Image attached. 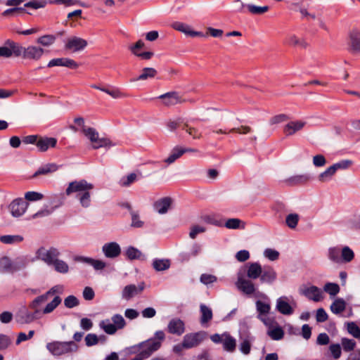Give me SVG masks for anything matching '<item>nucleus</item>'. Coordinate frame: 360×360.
Instances as JSON below:
<instances>
[{"mask_svg":"<svg viewBox=\"0 0 360 360\" xmlns=\"http://www.w3.org/2000/svg\"><path fill=\"white\" fill-rule=\"evenodd\" d=\"M250 13L252 14L259 15L269 11V6H259L253 4H248L246 6Z\"/></svg>","mask_w":360,"mask_h":360,"instance_id":"8fccbe9b","label":"nucleus"},{"mask_svg":"<svg viewBox=\"0 0 360 360\" xmlns=\"http://www.w3.org/2000/svg\"><path fill=\"white\" fill-rule=\"evenodd\" d=\"M102 252L107 258L114 259L121 254V248L116 242L106 243L102 247Z\"/></svg>","mask_w":360,"mask_h":360,"instance_id":"412c9836","label":"nucleus"},{"mask_svg":"<svg viewBox=\"0 0 360 360\" xmlns=\"http://www.w3.org/2000/svg\"><path fill=\"white\" fill-rule=\"evenodd\" d=\"M206 338V333L203 331L190 333L183 338L184 346L186 349L198 346Z\"/></svg>","mask_w":360,"mask_h":360,"instance_id":"ddd939ff","label":"nucleus"},{"mask_svg":"<svg viewBox=\"0 0 360 360\" xmlns=\"http://www.w3.org/2000/svg\"><path fill=\"white\" fill-rule=\"evenodd\" d=\"M171 27L179 32H181L186 36L195 37H202L203 34L200 32L194 31L191 27L186 23L176 21L171 24Z\"/></svg>","mask_w":360,"mask_h":360,"instance_id":"4be33fe9","label":"nucleus"},{"mask_svg":"<svg viewBox=\"0 0 360 360\" xmlns=\"http://www.w3.org/2000/svg\"><path fill=\"white\" fill-rule=\"evenodd\" d=\"M182 129L193 139H200L202 136V134L198 129L190 126L187 123L184 124Z\"/></svg>","mask_w":360,"mask_h":360,"instance_id":"49530a36","label":"nucleus"},{"mask_svg":"<svg viewBox=\"0 0 360 360\" xmlns=\"http://www.w3.org/2000/svg\"><path fill=\"white\" fill-rule=\"evenodd\" d=\"M57 140L52 137H39L37 146L40 151H46L56 146Z\"/></svg>","mask_w":360,"mask_h":360,"instance_id":"c85d7f7f","label":"nucleus"},{"mask_svg":"<svg viewBox=\"0 0 360 360\" xmlns=\"http://www.w3.org/2000/svg\"><path fill=\"white\" fill-rule=\"evenodd\" d=\"M56 271L65 274L69 271V265L63 260L59 259L58 257L52 264Z\"/></svg>","mask_w":360,"mask_h":360,"instance_id":"a19ab883","label":"nucleus"},{"mask_svg":"<svg viewBox=\"0 0 360 360\" xmlns=\"http://www.w3.org/2000/svg\"><path fill=\"white\" fill-rule=\"evenodd\" d=\"M341 342L343 349L345 351H352L355 347V342L353 340L342 338Z\"/></svg>","mask_w":360,"mask_h":360,"instance_id":"e2e57ef3","label":"nucleus"},{"mask_svg":"<svg viewBox=\"0 0 360 360\" xmlns=\"http://www.w3.org/2000/svg\"><path fill=\"white\" fill-rule=\"evenodd\" d=\"M94 184L85 179L75 180L68 184L65 189L67 195H75L82 207L87 208L91 205V191Z\"/></svg>","mask_w":360,"mask_h":360,"instance_id":"f03ea898","label":"nucleus"},{"mask_svg":"<svg viewBox=\"0 0 360 360\" xmlns=\"http://www.w3.org/2000/svg\"><path fill=\"white\" fill-rule=\"evenodd\" d=\"M299 292L314 302H319L323 299L322 290L315 285H303L300 287Z\"/></svg>","mask_w":360,"mask_h":360,"instance_id":"9b49d317","label":"nucleus"},{"mask_svg":"<svg viewBox=\"0 0 360 360\" xmlns=\"http://www.w3.org/2000/svg\"><path fill=\"white\" fill-rule=\"evenodd\" d=\"M56 38L54 35L46 34L39 37L37 42L44 46H50L54 44Z\"/></svg>","mask_w":360,"mask_h":360,"instance_id":"a18cd8bd","label":"nucleus"},{"mask_svg":"<svg viewBox=\"0 0 360 360\" xmlns=\"http://www.w3.org/2000/svg\"><path fill=\"white\" fill-rule=\"evenodd\" d=\"M345 308L346 302L342 298L335 299L330 305V310L335 314H338L342 312L345 311Z\"/></svg>","mask_w":360,"mask_h":360,"instance_id":"e433bc0d","label":"nucleus"},{"mask_svg":"<svg viewBox=\"0 0 360 360\" xmlns=\"http://www.w3.org/2000/svg\"><path fill=\"white\" fill-rule=\"evenodd\" d=\"M323 290L334 297L340 292V287L337 283H327L323 287Z\"/></svg>","mask_w":360,"mask_h":360,"instance_id":"de8ad7c7","label":"nucleus"},{"mask_svg":"<svg viewBox=\"0 0 360 360\" xmlns=\"http://www.w3.org/2000/svg\"><path fill=\"white\" fill-rule=\"evenodd\" d=\"M264 255L269 260L275 261L278 259L279 252L276 250L267 248L264 250Z\"/></svg>","mask_w":360,"mask_h":360,"instance_id":"052dcab7","label":"nucleus"},{"mask_svg":"<svg viewBox=\"0 0 360 360\" xmlns=\"http://www.w3.org/2000/svg\"><path fill=\"white\" fill-rule=\"evenodd\" d=\"M60 255V251L55 248H41L36 252L37 258L48 265H52Z\"/></svg>","mask_w":360,"mask_h":360,"instance_id":"1a4fd4ad","label":"nucleus"},{"mask_svg":"<svg viewBox=\"0 0 360 360\" xmlns=\"http://www.w3.org/2000/svg\"><path fill=\"white\" fill-rule=\"evenodd\" d=\"M126 255L129 259H141L142 253L134 247H129L126 250Z\"/></svg>","mask_w":360,"mask_h":360,"instance_id":"603ef678","label":"nucleus"},{"mask_svg":"<svg viewBox=\"0 0 360 360\" xmlns=\"http://www.w3.org/2000/svg\"><path fill=\"white\" fill-rule=\"evenodd\" d=\"M144 289V284L141 283L139 285L134 284L126 285L122 290V297L129 300L134 296L140 294Z\"/></svg>","mask_w":360,"mask_h":360,"instance_id":"a878e982","label":"nucleus"},{"mask_svg":"<svg viewBox=\"0 0 360 360\" xmlns=\"http://www.w3.org/2000/svg\"><path fill=\"white\" fill-rule=\"evenodd\" d=\"M286 44L295 47L306 48L307 46V41L301 37L295 34H289L286 38Z\"/></svg>","mask_w":360,"mask_h":360,"instance_id":"2f4dec72","label":"nucleus"},{"mask_svg":"<svg viewBox=\"0 0 360 360\" xmlns=\"http://www.w3.org/2000/svg\"><path fill=\"white\" fill-rule=\"evenodd\" d=\"M205 228L201 226L195 225L191 228L189 236L192 239H195L198 234L204 233Z\"/></svg>","mask_w":360,"mask_h":360,"instance_id":"680f3d73","label":"nucleus"},{"mask_svg":"<svg viewBox=\"0 0 360 360\" xmlns=\"http://www.w3.org/2000/svg\"><path fill=\"white\" fill-rule=\"evenodd\" d=\"M103 92L108 94L110 97H112L114 99L122 98L126 96L124 93H123L120 90V89L112 86H108L105 87V89H103Z\"/></svg>","mask_w":360,"mask_h":360,"instance_id":"c9c22d12","label":"nucleus"},{"mask_svg":"<svg viewBox=\"0 0 360 360\" xmlns=\"http://www.w3.org/2000/svg\"><path fill=\"white\" fill-rule=\"evenodd\" d=\"M224 226L229 229H244L245 223L238 218H231L226 220Z\"/></svg>","mask_w":360,"mask_h":360,"instance_id":"4c0bfd02","label":"nucleus"},{"mask_svg":"<svg viewBox=\"0 0 360 360\" xmlns=\"http://www.w3.org/2000/svg\"><path fill=\"white\" fill-rule=\"evenodd\" d=\"M217 280V277L211 274H204L200 276V281L205 285L213 283L216 282Z\"/></svg>","mask_w":360,"mask_h":360,"instance_id":"338daca9","label":"nucleus"},{"mask_svg":"<svg viewBox=\"0 0 360 360\" xmlns=\"http://www.w3.org/2000/svg\"><path fill=\"white\" fill-rule=\"evenodd\" d=\"M157 74V70L153 68H145L142 70L141 75L135 79L146 80L149 78H153Z\"/></svg>","mask_w":360,"mask_h":360,"instance_id":"c03bdc74","label":"nucleus"},{"mask_svg":"<svg viewBox=\"0 0 360 360\" xmlns=\"http://www.w3.org/2000/svg\"><path fill=\"white\" fill-rule=\"evenodd\" d=\"M167 330L170 334L180 336L186 330L185 323L179 318H173L169 321Z\"/></svg>","mask_w":360,"mask_h":360,"instance_id":"6ab92c4d","label":"nucleus"},{"mask_svg":"<svg viewBox=\"0 0 360 360\" xmlns=\"http://www.w3.org/2000/svg\"><path fill=\"white\" fill-rule=\"evenodd\" d=\"M87 46V41L78 37H71L66 40L65 48L72 52L83 50Z\"/></svg>","mask_w":360,"mask_h":360,"instance_id":"dca6fc26","label":"nucleus"},{"mask_svg":"<svg viewBox=\"0 0 360 360\" xmlns=\"http://www.w3.org/2000/svg\"><path fill=\"white\" fill-rule=\"evenodd\" d=\"M341 253V250L339 248L334 247L330 248L328 250V257L330 260L335 262H341V257H340V255Z\"/></svg>","mask_w":360,"mask_h":360,"instance_id":"3c124183","label":"nucleus"},{"mask_svg":"<svg viewBox=\"0 0 360 360\" xmlns=\"http://www.w3.org/2000/svg\"><path fill=\"white\" fill-rule=\"evenodd\" d=\"M236 286L240 291L247 295H252L256 291L254 283L250 280L245 278L240 274L238 275Z\"/></svg>","mask_w":360,"mask_h":360,"instance_id":"2eb2a0df","label":"nucleus"},{"mask_svg":"<svg viewBox=\"0 0 360 360\" xmlns=\"http://www.w3.org/2000/svg\"><path fill=\"white\" fill-rule=\"evenodd\" d=\"M171 262L168 259H155L153 261L152 266L157 271H162L168 269L170 267Z\"/></svg>","mask_w":360,"mask_h":360,"instance_id":"72a5a7b5","label":"nucleus"},{"mask_svg":"<svg viewBox=\"0 0 360 360\" xmlns=\"http://www.w3.org/2000/svg\"><path fill=\"white\" fill-rule=\"evenodd\" d=\"M263 323L267 327V334L272 340H279L283 338V330L274 317L269 320H263Z\"/></svg>","mask_w":360,"mask_h":360,"instance_id":"f8f14e48","label":"nucleus"},{"mask_svg":"<svg viewBox=\"0 0 360 360\" xmlns=\"http://www.w3.org/2000/svg\"><path fill=\"white\" fill-rule=\"evenodd\" d=\"M137 179V175L135 173H131L126 176H124L120 180V185L122 186H129Z\"/></svg>","mask_w":360,"mask_h":360,"instance_id":"864d4df0","label":"nucleus"},{"mask_svg":"<svg viewBox=\"0 0 360 360\" xmlns=\"http://www.w3.org/2000/svg\"><path fill=\"white\" fill-rule=\"evenodd\" d=\"M299 216L297 214H290L286 217L285 222L290 229H295L298 223Z\"/></svg>","mask_w":360,"mask_h":360,"instance_id":"5fc2aeb1","label":"nucleus"},{"mask_svg":"<svg viewBox=\"0 0 360 360\" xmlns=\"http://www.w3.org/2000/svg\"><path fill=\"white\" fill-rule=\"evenodd\" d=\"M276 309L282 314L290 315L293 313V309L288 303L287 297H281L276 300Z\"/></svg>","mask_w":360,"mask_h":360,"instance_id":"cd10ccee","label":"nucleus"},{"mask_svg":"<svg viewBox=\"0 0 360 360\" xmlns=\"http://www.w3.org/2000/svg\"><path fill=\"white\" fill-rule=\"evenodd\" d=\"M44 50L39 46H29L27 48L22 47V55L27 59L38 60L44 54Z\"/></svg>","mask_w":360,"mask_h":360,"instance_id":"b1692460","label":"nucleus"},{"mask_svg":"<svg viewBox=\"0 0 360 360\" xmlns=\"http://www.w3.org/2000/svg\"><path fill=\"white\" fill-rule=\"evenodd\" d=\"M277 278V274L275 270L270 266H265L262 270V274L260 276V281L263 283H272L276 281Z\"/></svg>","mask_w":360,"mask_h":360,"instance_id":"c756f323","label":"nucleus"},{"mask_svg":"<svg viewBox=\"0 0 360 360\" xmlns=\"http://www.w3.org/2000/svg\"><path fill=\"white\" fill-rule=\"evenodd\" d=\"M173 199L171 197H164L157 200L153 205V210L160 214H165L171 209Z\"/></svg>","mask_w":360,"mask_h":360,"instance_id":"a211bd4d","label":"nucleus"},{"mask_svg":"<svg viewBox=\"0 0 360 360\" xmlns=\"http://www.w3.org/2000/svg\"><path fill=\"white\" fill-rule=\"evenodd\" d=\"M262 266L257 262L250 263L248 264L247 270V276L249 278L257 279L262 274Z\"/></svg>","mask_w":360,"mask_h":360,"instance_id":"7c9ffc66","label":"nucleus"},{"mask_svg":"<svg viewBox=\"0 0 360 360\" xmlns=\"http://www.w3.org/2000/svg\"><path fill=\"white\" fill-rule=\"evenodd\" d=\"M335 174V169L331 165L329 167H328L324 172L319 174L317 179L320 182H327L332 179Z\"/></svg>","mask_w":360,"mask_h":360,"instance_id":"ea45409f","label":"nucleus"},{"mask_svg":"<svg viewBox=\"0 0 360 360\" xmlns=\"http://www.w3.org/2000/svg\"><path fill=\"white\" fill-rule=\"evenodd\" d=\"M185 153V150H183L182 147L176 146L172 149L171 153L165 162L169 165L173 163L176 160L179 158L182 155Z\"/></svg>","mask_w":360,"mask_h":360,"instance_id":"58836bf2","label":"nucleus"},{"mask_svg":"<svg viewBox=\"0 0 360 360\" xmlns=\"http://www.w3.org/2000/svg\"><path fill=\"white\" fill-rule=\"evenodd\" d=\"M348 332L355 338L360 337V329L354 323L347 324Z\"/></svg>","mask_w":360,"mask_h":360,"instance_id":"69168bd1","label":"nucleus"},{"mask_svg":"<svg viewBox=\"0 0 360 360\" xmlns=\"http://www.w3.org/2000/svg\"><path fill=\"white\" fill-rule=\"evenodd\" d=\"M165 333L162 330H158L155 333L154 338H150L136 345H134L132 347L134 352H139L138 356L141 357L142 360L147 359L153 352L160 348L162 342L165 340Z\"/></svg>","mask_w":360,"mask_h":360,"instance_id":"7ed1b4c3","label":"nucleus"},{"mask_svg":"<svg viewBox=\"0 0 360 360\" xmlns=\"http://www.w3.org/2000/svg\"><path fill=\"white\" fill-rule=\"evenodd\" d=\"M349 38L352 50L355 52H360V32L357 30H352Z\"/></svg>","mask_w":360,"mask_h":360,"instance_id":"473e14b6","label":"nucleus"},{"mask_svg":"<svg viewBox=\"0 0 360 360\" xmlns=\"http://www.w3.org/2000/svg\"><path fill=\"white\" fill-rule=\"evenodd\" d=\"M46 4V1L44 0H32L25 4V7L32 8L34 9H38L40 8H44Z\"/></svg>","mask_w":360,"mask_h":360,"instance_id":"bf43d9fd","label":"nucleus"},{"mask_svg":"<svg viewBox=\"0 0 360 360\" xmlns=\"http://www.w3.org/2000/svg\"><path fill=\"white\" fill-rule=\"evenodd\" d=\"M23 238L20 235H5L0 236V241L5 244H15L22 242Z\"/></svg>","mask_w":360,"mask_h":360,"instance_id":"79ce46f5","label":"nucleus"},{"mask_svg":"<svg viewBox=\"0 0 360 360\" xmlns=\"http://www.w3.org/2000/svg\"><path fill=\"white\" fill-rule=\"evenodd\" d=\"M22 53V47L13 41H8L4 46H0V57L20 56Z\"/></svg>","mask_w":360,"mask_h":360,"instance_id":"4468645a","label":"nucleus"},{"mask_svg":"<svg viewBox=\"0 0 360 360\" xmlns=\"http://www.w3.org/2000/svg\"><path fill=\"white\" fill-rule=\"evenodd\" d=\"M53 66H63L72 69L78 68V64L72 59L68 58H58L51 60L48 63V67L51 68Z\"/></svg>","mask_w":360,"mask_h":360,"instance_id":"bb28decb","label":"nucleus"},{"mask_svg":"<svg viewBox=\"0 0 360 360\" xmlns=\"http://www.w3.org/2000/svg\"><path fill=\"white\" fill-rule=\"evenodd\" d=\"M43 194L35 192V191H28L25 193V200L28 201H37L40 200L43 198Z\"/></svg>","mask_w":360,"mask_h":360,"instance_id":"6e6d98bb","label":"nucleus"},{"mask_svg":"<svg viewBox=\"0 0 360 360\" xmlns=\"http://www.w3.org/2000/svg\"><path fill=\"white\" fill-rule=\"evenodd\" d=\"M79 300L74 295H69L64 300V304L67 308H73L79 305Z\"/></svg>","mask_w":360,"mask_h":360,"instance_id":"4d7b16f0","label":"nucleus"},{"mask_svg":"<svg viewBox=\"0 0 360 360\" xmlns=\"http://www.w3.org/2000/svg\"><path fill=\"white\" fill-rule=\"evenodd\" d=\"M306 125L303 120H292L288 122L283 127V133L285 136H292L301 131Z\"/></svg>","mask_w":360,"mask_h":360,"instance_id":"5701e85b","label":"nucleus"},{"mask_svg":"<svg viewBox=\"0 0 360 360\" xmlns=\"http://www.w3.org/2000/svg\"><path fill=\"white\" fill-rule=\"evenodd\" d=\"M127 326L124 317L120 314H114L111 319H105L99 323V327L108 335H115L117 330H122Z\"/></svg>","mask_w":360,"mask_h":360,"instance_id":"20e7f679","label":"nucleus"},{"mask_svg":"<svg viewBox=\"0 0 360 360\" xmlns=\"http://www.w3.org/2000/svg\"><path fill=\"white\" fill-rule=\"evenodd\" d=\"M46 349L53 356H59L76 352L78 349V346L73 341H54L48 343L46 345Z\"/></svg>","mask_w":360,"mask_h":360,"instance_id":"39448f33","label":"nucleus"},{"mask_svg":"<svg viewBox=\"0 0 360 360\" xmlns=\"http://www.w3.org/2000/svg\"><path fill=\"white\" fill-rule=\"evenodd\" d=\"M84 134L91 141L94 149H98L103 147H110L113 144L112 142L104 137H100L98 133L93 128L89 127L83 129Z\"/></svg>","mask_w":360,"mask_h":360,"instance_id":"6e6552de","label":"nucleus"},{"mask_svg":"<svg viewBox=\"0 0 360 360\" xmlns=\"http://www.w3.org/2000/svg\"><path fill=\"white\" fill-rule=\"evenodd\" d=\"M354 252L347 246L344 247L341 250V261L349 262L354 258Z\"/></svg>","mask_w":360,"mask_h":360,"instance_id":"09e8293b","label":"nucleus"},{"mask_svg":"<svg viewBox=\"0 0 360 360\" xmlns=\"http://www.w3.org/2000/svg\"><path fill=\"white\" fill-rule=\"evenodd\" d=\"M61 298L58 296H56L43 308L42 306L44 304L42 303L34 304V298L29 304L30 309H32L34 311L30 312L25 307H23L18 313L19 321L22 323H30L38 319L42 314H51L61 303Z\"/></svg>","mask_w":360,"mask_h":360,"instance_id":"f257e3e1","label":"nucleus"},{"mask_svg":"<svg viewBox=\"0 0 360 360\" xmlns=\"http://www.w3.org/2000/svg\"><path fill=\"white\" fill-rule=\"evenodd\" d=\"M158 99L162 101L164 105L167 106L174 105L185 102L179 94L175 91L168 92L158 96Z\"/></svg>","mask_w":360,"mask_h":360,"instance_id":"aec40b11","label":"nucleus"},{"mask_svg":"<svg viewBox=\"0 0 360 360\" xmlns=\"http://www.w3.org/2000/svg\"><path fill=\"white\" fill-rule=\"evenodd\" d=\"M201 319L202 324L206 323L212 319V311L210 308L204 304L200 305Z\"/></svg>","mask_w":360,"mask_h":360,"instance_id":"37998d69","label":"nucleus"},{"mask_svg":"<svg viewBox=\"0 0 360 360\" xmlns=\"http://www.w3.org/2000/svg\"><path fill=\"white\" fill-rule=\"evenodd\" d=\"M256 309L258 312L257 318L263 323V320H269L273 317L268 316L271 310V305L269 302L257 300L255 302Z\"/></svg>","mask_w":360,"mask_h":360,"instance_id":"393cba45","label":"nucleus"},{"mask_svg":"<svg viewBox=\"0 0 360 360\" xmlns=\"http://www.w3.org/2000/svg\"><path fill=\"white\" fill-rule=\"evenodd\" d=\"M58 166L54 163H50L39 167L38 170L34 174L33 176L36 177L38 175H46L58 170Z\"/></svg>","mask_w":360,"mask_h":360,"instance_id":"f704fd0d","label":"nucleus"},{"mask_svg":"<svg viewBox=\"0 0 360 360\" xmlns=\"http://www.w3.org/2000/svg\"><path fill=\"white\" fill-rule=\"evenodd\" d=\"M27 264L26 259L24 257H17L11 259L4 257L0 258V272L1 273H14L23 269Z\"/></svg>","mask_w":360,"mask_h":360,"instance_id":"423d86ee","label":"nucleus"},{"mask_svg":"<svg viewBox=\"0 0 360 360\" xmlns=\"http://www.w3.org/2000/svg\"><path fill=\"white\" fill-rule=\"evenodd\" d=\"M85 342L88 347L98 344V338L96 334L89 333L85 337Z\"/></svg>","mask_w":360,"mask_h":360,"instance_id":"0e129e2a","label":"nucleus"},{"mask_svg":"<svg viewBox=\"0 0 360 360\" xmlns=\"http://www.w3.org/2000/svg\"><path fill=\"white\" fill-rule=\"evenodd\" d=\"M63 290L64 287L63 285H55L52 287L50 290H49L47 292H46L44 294L37 297L35 298V302L34 303V304H37L38 303H42L43 304H44L53 295H55L54 297L56 296H58L60 298V297L58 295L62 294Z\"/></svg>","mask_w":360,"mask_h":360,"instance_id":"f3484780","label":"nucleus"},{"mask_svg":"<svg viewBox=\"0 0 360 360\" xmlns=\"http://www.w3.org/2000/svg\"><path fill=\"white\" fill-rule=\"evenodd\" d=\"M313 164L315 167H323L326 164V160L323 155H316L313 157Z\"/></svg>","mask_w":360,"mask_h":360,"instance_id":"774afa93","label":"nucleus"},{"mask_svg":"<svg viewBox=\"0 0 360 360\" xmlns=\"http://www.w3.org/2000/svg\"><path fill=\"white\" fill-rule=\"evenodd\" d=\"M210 340L215 344H221L223 349L227 352L233 353L236 349V340L228 332L213 334Z\"/></svg>","mask_w":360,"mask_h":360,"instance_id":"0eeeda50","label":"nucleus"},{"mask_svg":"<svg viewBox=\"0 0 360 360\" xmlns=\"http://www.w3.org/2000/svg\"><path fill=\"white\" fill-rule=\"evenodd\" d=\"M352 162L351 160H344L333 164L332 166L336 172L338 169H347L352 165Z\"/></svg>","mask_w":360,"mask_h":360,"instance_id":"13d9d810","label":"nucleus"},{"mask_svg":"<svg viewBox=\"0 0 360 360\" xmlns=\"http://www.w3.org/2000/svg\"><path fill=\"white\" fill-rule=\"evenodd\" d=\"M29 203L22 198L13 200L8 206L11 214L15 218L22 217L28 208Z\"/></svg>","mask_w":360,"mask_h":360,"instance_id":"9d476101","label":"nucleus"}]
</instances>
